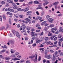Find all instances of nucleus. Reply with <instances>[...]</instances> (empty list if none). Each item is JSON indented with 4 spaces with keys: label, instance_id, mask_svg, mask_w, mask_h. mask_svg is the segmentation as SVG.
Returning <instances> with one entry per match:
<instances>
[{
    "label": "nucleus",
    "instance_id": "51",
    "mask_svg": "<svg viewBox=\"0 0 63 63\" xmlns=\"http://www.w3.org/2000/svg\"><path fill=\"white\" fill-rule=\"evenodd\" d=\"M0 20L1 21H2V18L1 16H0Z\"/></svg>",
    "mask_w": 63,
    "mask_h": 63
},
{
    "label": "nucleus",
    "instance_id": "61",
    "mask_svg": "<svg viewBox=\"0 0 63 63\" xmlns=\"http://www.w3.org/2000/svg\"><path fill=\"white\" fill-rule=\"evenodd\" d=\"M26 63H30V61L28 60L26 61Z\"/></svg>",
    "mask_w": 63,
    "mask_h": 63
},
{
    "label": "nucleus",
    "instance_id": "21",
    "mask_svg": "<svg viewBox=\"0 0 63 63\" xmlns=\"http://www.w3.org/2000/svg\"><path fill=\"white\" fill-rule=\"evenodd\" d=\"M18 7L16 6H14L13 8L14 9H17H17H18Z\"/></svg>",
    "mask_w": 63,
    "mask_h": 63
},
{
    "label": "nucleus",
    "instance_id": "16",
    "mask_svg": "<svg viewBox=\"0 0 63 63\" xmlns=\"http://www.w3.org/2000/svg\"><path fill=\"white\" fill-rule=\"evenodd\" d=\"M15 51H16L14 50L13 49H11L10 50V52L12 54L14 53Z\"/></svg>",
    "mask_w": 63,
    "mask_h": 63
},
{
    "label": "nucleus",
    "instance_id": "58",
    "mask_svg": "<svg viewBox=\"0 0 63 63\" xmlns=\"http://www.w3.org/2000/svg\"><path fill=\"white\" fill-rule=\"evenodd\" d=\"M33 4V1H31L29 2V4L30 5V4Z\"/></svg>",
    "mask_w": 63,
    "mask_h": 63
},
{
    "label": "nucleus",
    "instance_id": "37",
    "mask_svg": "<svg viewBox=\"0 0 63 63\" xmlns=\"http://www.w3.org/2000/svg\"><path fill=\"white\" fill-rule=\"evenodd\" d=\"M14 21L16 22H17V21H18V19H17L16 18H15L14 19Z\"/></svg>",
    "mask_w": 63,
    "mask_h": 63
},
{
    "label": "nucleus",
    "instance_id": "7",
    "mask_svg": "<svg viewBox=\"0 0 63 63\" xmlns=\"http://www.w3.org/2000/svg\"><path fill=\"white\" fill-rule=\"evenodd\" d=\"M8 42L11 45H13L14 44V41L12 40H10Z\"/></svg>",
    "mask_w": 63,
    "mask_h": 63
},
{
    "label": "nucleus",
    "instance_id": "9",
    "mask_svg": "<svg viewBox=\"0 0 63 63\" xmlns=\"http://www.w3.org/2000/svg\"><path fill=\"white\" fill-rule=\"evenodd\" d=\"M53 20H54V19L52 18H49L48 20V21L49 22H52Z\"/></svg>",
    "mask_w": 63,
    "mask_h": 63
},
{
    "label": "nucleus",
    "instance_id": "64",
    "mask_svg": "<svg viewBox=\"0 0 63 63\" xmlns=\"http://www.w3.org/2000/svg\"><path fill=\"white\" fill-rule=\"evenodd\" d=\"M11 56H12V57H15V55L13 54L11 55Z\"/></svg>",
    "mask_w": 63,
    "mask_h": 63
},
{
    "label": "nucleus",
    "instance_id": "48",
    "mask_svg": "<svg viewBox=\"0 0 63 63\" xmlns=\"http://www.w3.org/2000/svg\"><path fill=\"white\" fill-rule=\"evenodd\" d=\"M36 43H34L33 44L32 46L33 47H36Z\"/></svg>",
    "mask_w": 63,
    "mask_h": 63
},
{
    "label": "nucleus",
    "instance_id": "13",
    "mask_svg": "<svg viewBox=\"0 0 63 63\" xmlns=\"http://www.w3.org/2000/svg\"><path fill=\"white\" fill-rule=\"evenodd\" d=\"M56 36V35H53L51 36V37H50V39L51 40H52L53 39H54V38H55V37Z\"/></svg>",
    "mask_w": 63,
    "mask_h": 63
},
{
    "label": "nucleus",
    "instance_id": "53",
    "mask_svg": "<svg viewBox=\"0 0 63 63\" xmlns=\"http://www.w3.org/2000/svg\"><path fill=\"white\" fill-rule=\"evenodd\" d=\"M60 56H63V53L61 52L60 53Z\"/></svg>",
    "mask_w": 63,
    "mask_h": 63
},
{
    "label": "nucleus",
    "instance_id": "44",
    "mask_svg": "<svg viewBox=\"0 0 63 63\" xmlns=\"http://www.w3.org/2000/svg\"><path fill=\"white\" fill-rule=\"evenodd\" d=\"M62 37V35H60V34H59L58 35V38H61Z\"/></svg>",
    "mask_w": 63,
    "mask_h": 63
},
{
    "label": "nucleus",
    "instance_id": "60",
    "mask_svg": "<svg viewBox=\"0 0 63 63\" xmlns=\"http://www.w3.org/2000/svg\"><path fill=\"white\" fill-rule=\"evenodd\" d=\"M36 27H40V25L38 24H37L36 25Z\"/></svg>",
    "mask_w": 63,
    "mask_h": 63
},
{
    "label": "nucleus",
    "instance_id": "54",
    "mask_svg": "<svg viewBox=\"0 0 63 63\" xmlns=\"http://www.w3.org/2000/svg\"><path fill=\"white\" fill-rule=\"evenodd\" d=\"M12 31L14 34L15 35V33H16V32H15V30H12Z\"/></svg>",
    "mask_w": 63,
    "mask_h": 63
},
{
    "label": "nucleus",
    "instance_id": "27",
    "mask_svg": "<svg viewBox=\"0 0 63 63\" xmlns=\"http://www.w3.org/2000/svg\"><path fill=\"white\" fill-rule=\"evenodd\" d=\"M63 28L62 27H60L59 28V29L60 31H62V32H63Z\"/></svg>",
    "mask_w": 63,
    "mask_h": 63
},
{
    "label": "nucleus",
    "instance_id": "38",
    "mask_svg": "<svg viewBox=\"0 0 63 63\" xmlns=\"http://www.w3.org/2000/svg\"><path fill=\"white\" fill-rule=\"evenodd\" d=\"M55 33L56 34H59V31L57 30V31L55 32Z\"/></svg>",
    "mask_w": 63,
    "mask_h": 63
},
{
    "label": "nucleus",
    "instance_id": "10",
    "mask_svg": "<svg viewBox=\"0 0 63 63\" xmlns=\"http://www.w3.org/2000/svg\"><path fill=\"white\" fill-rule=\"evenodd\" d=\"M35 55L36 56L35 58V59H34V62L35 63H36V62H37V60L38 59L37 58V54H35Z\"/></svg>",
    "mask_w": 63,
    "mask_h": 63
},
{
    "label": "nucleus",
    "instance_id": "19",
    "mask_svg": "<svg viewBox=\"0 0 63 63\" xmlns=\"http://www.w3.org/2000/svg\"><path fill=\"white\" fill-rule=\"evenodd\" d=\"M18 8L17 9V11H23V9H21V8Z\"/></svg>",
    "mask_w": 63,
    "mask_h": 63
},
{
    "label": "nucleus",
    "instance_id": "29",
    "mask_svg": "<svg viewBox=\"0 0 63 63\" xmlns=\"http://www.w3.org/2000/svg\"><path fill=\"white\" fill-rule=\"evenodd\" d=\"M19 17L20 18H23V16L22 15H19Z\"/></svg>",
    "mask_w": 63,
    "mask_h": 63
},
{
    "label": "nucleus",
    "instance_id": "6",
    "mask_svg": "<svg viewBox=\"0 0 63 63\" xmlns=\"http://www.w3.org/2000/svg\"><path fill=\"white\" fill-rule=\"evenodd\" d=\"M33 3L34 4H41V3L39 2V1L37 0L34 1Z\"/></svg>",
    "mask_w": 63,
    "mask_h": 63
},
{
    "label": "nucleus",
    "instance_id": "12",
    "mask_svg": "<svg viewBox=\"0 0 63 63\" xmlns=\"http://www.w3.org/2000/svg\"><path fill=\"white\" fill-rule=\"evenodd\" d=\"M58 54V52H57V51H56V52H55V53H54V54L55 56L56 57H58V56H59V55H57Z\"/></svg>",
    "mask_w": 63,
    "mask_h": 63
},
{
    "label": "nucleus",
    "instance_id": "3",
    "mask_svg": "<svg viewBox=\"0 0 63 63\" xmlns=\"http://www.w3.org/2000/svg\"><path fill=\"white\" fill-rule=\"evenodd\" d=\"M42 19V17L39 16H37L35 19V20H38L39 19V20H41Z\"/></svg>",
    "mask_w": 63,
    "mask_h": 63
},
{
    "label": "nucleus",
    "instance_id": "56",
    "mask_svg": "<svg viewBox=\"0 0 63 63\" xmlns=\"http://www.w3.org/2000/svg\"><path fill=\"white\" fill-rule=\"evenodd\" d=\"M37 15H40V13H39V12L38 11H36V12Z\"/></svg>",
    "mask_w": 63,
    "mask_h": 63
},
{
    "label": "nucleus",
    "instance_id": "34",
    "mask_svg": "<svg viewBox=\"0 0 63 63\" xmlns=\"http://www.w3.org/2000/svg\"><path fill=\"white\" fill-rule=\"evenodd\" d=\"M31 27H30L28 26H27V30H30V29H31Z\"/></svg>",
    "mask_w": 63,
    "mask_h": 63
},
{
    "label": "nucleus",
    "instance_id": "43",
    "mask_svg": "<svg viewBox=\"0 0 63 63\" xmlns=\"http://www.w3.org/2000/svg\"><path fill=\"white\" fill-rule=\"evenodd\" d=\"M2 5H4L5 4V2L4 1H3L1 2Z\"/></svg>",
    "mask_w": 63,
    "mask_h": 63
},
{
    "label": "nucleus",
    "instance_id": "1",
    "mask_svg": "<svg viewBox=\"0 0 63 63\" xmlns=\"http://www.w3.org/2000/svg\"><path fill=\"white\" fill-rule=\"evenodd\" d=\"M40 4H39L38 6V7L36 8V10H38V9H41V10H43V9L42 7V4L41 3Z\"/></svg>",
    "mask_w": 63,
    "mask_h": 63
},
{
    "label": "nucleus",
    "instance_id": "41",
    "mask_svg": "<svg viewBox=\"0 0 63 63\" xmlns=\"http://www.w3.org/2000/svg\"><path fill=\"white\" fill-rule=\"evenodd\" d=\"M2 16L3 19H4L5 20L6 19V17H5V15H3Z\"/></svg>",
    "mask_w": 63,
    "mask_h": 63
},
{
    "label": "nucleus",
    "instance_id": "47",
    "mask_svg": "<svg viewBox=\"0 0 63 63\" xmlns=\"http://www.w3.org/2000/svg\"><path fill=\"white\" fill-rule=\"evenodd\" d=\"M47 50H46L45 51V54L46 55V54H47Z\"/></svg>",
    "mask_w": 63,
    "mask_h": 63
},
{
    "label": "nucleus",
    "instance_id": "17",
    "mask_svg": "<svg viewBox=\"0 0 63 63\" xmlns=\"http://www.w3.org/2000/svg\"><path fill=\"white\" fill-rule=\"evenodd\" d=\"M49 3V2H46L45 3H44L43 4V6H46V5H47V4Z\"/></svg>",
    "mask_w": 63,
    "mask_h": 63
},
{
    "label": "nucleus",
    "instance_id": "11",
    "mask_svg": "<svg viewBox=\"0 0 63 63\" xmlns=\"http://www.w3.org/2000/svg\"><path fill=\"white\" fill-rule=\"evenodd\" d=\"M45 57L47 58L48 59H50V58H51V57H50V55H49L47 56L46 55H45Z\"/></svg>",
    "mask_w": 63,
    "mask_h": 63
},
{
    "label": "nucleus",
    "instance_id": "14",
    "mask_svg": "<svg viewBox=\"0 0 63 63\" xmlns=\"http://www.w3.org/2000/svg\"><path fill=\"white\" fill-rule=\"evenodd\" d=\"M43 40H36V43L37 44H38V43H40V42H41Z\"/></svg>",
    "mask_w": 63,
    "mask_h": 63
},
{
    "label": "nucleus",
    "instance_id": "36",
    "mask_svg": "<svg viewBox=\"0 0 63 63\" xmlns=\"http://www.w3.org/2000/svg\"><path fill=\"white\" fill-rule=\"evenodd\" d=\"M46 43L47 45H49V44H50V43H51V42L50 41L48 42H46Z\"/></svg>",
    "mask_w": 63,
    "mask_h": 63
},
{
    "label": "nucleus",
    "instance_id": "52",
    "mask_svg": "<svg viewBox=\"0 0 63 63\" xmlns=\"http://www.w3.org/2000/svg\"><path fill=\"white\" fill-rule=\"evenodd\" d=\"M9 22H10V24H11V19L10 18H9Z\"/></svg>",
    "mask_w": 63,
    "mask_h": 63
},
{
    "label": "nucleus",
    "instance_id": "39",
    "mask_svg": "<svg viewBox=\"0 0 63 63\" xmlns=\"http://www.w3.org/2000/svg\"><path fill=\"white\" fill-rule=\"evenodd\" d=\"M46 21H44L43 22H42L41 24L42 25H43L44 24H45V23H46Z\"/></svg>",
    "mask_w": 63,
    "mask_h": 63
},
{
    "label": "nucleus",
    "instance_id": "4",
    "mask_svg": "<svg viewBox=\"0 0 63 63\" xmlns=\"http://www.w3.org/2000/svg\"><path fill=\"white\" fill-rule=\"evenodd\" d=\"M27 15L29 16H31V13H32V12L31 11H28L27 12Z\"/></svg>",
    "mask_w": 63,
    "mask_h": 63
},
{
    "label": "nucleus",
    "instance_id": "30",
    "mask_svg": "<svg viewBox=\"0 0 63 63\" xmlns=\"http://www.w3.org/2000/svg\"><path fill=\"white\" fill-rule=\"evenodd\" d=\"M50 17V16H49L48 15H47L46 16V18L47 19H48Z\"/></svg>",
    "mask_w": 63,
    "mask_h": 63
},
{
    "label": "nucleus",
    "instance_id": "49",
    "mask_svg": "<svg viewBox=\"0 0 63 63\" xmlns=\"http://www.w3.org/2000/svg\"><path fill=\"white\" fill-rule=\"evenodd\" d=\"M50 52H51V53H53V52H54V51L53 50H50Z\"/></svg>",
    "mask_w": 63,
    "mask_h": 63
},
{
    "label": "nucleus",
    "instance_id": "23",
    "mask_svg": "<svg viewBox=\"0 0 63 63\" xmlns=\"http://www.w3.org/2000/svg\"><path fill=\"white\" fill-rule=\"evenodd\" d=\"M49 39V38L48 37H46L45 38V41H47Z\"/></svg>",
    "mask_w": 63,
    "mask_h": 63
},
{
    "label": "nucleus",
    "instance_id": "32",
    "mask_svg": "<svg viewBox=\"0 0 63 63\" xmlns=\"http://www.w3.org/2000/svg\"><path fill=\"white\" fill-rule=\"evenodd\" d=\"M53 59L54 60H55V59H56V58H55V56H54V54H53Z\"/></svg>",
    "mask_w": 63,
    "mask_h": 63
},
{
    "label": "nucleus",
    "instance_id": "28",
    "mask_svg": "<svg viewBox=\"0 0 63 63\" xmlns=\"http://www.w3.org/2000/svg\"><path fill=\"white\" fill-rule=\"evenodd\" d=\"M37 34L35 33L34 34L32 35V36L33 37H36V36H37Z\"/></svg>",
    "mask_w": 63,
    "mask_h": 63
},
{
    "label": "nucleus",
    "instance_id": "62",
    "mask_svg": "<svg viewBox=\"0 0 63 63\" xmlns=\"http://www.w3.org/2000/svg\"><path fill=\"white\" fill-rule=\"evenodd\" d=\"M57 41L54 42V45H56V44H57Z\"/></svg>",
    "mask_w": 63,
    "mask_h": 63
},
{
    "label": "nucleus",
    "instance_id": "46",
    "mask_svg": "<svg viewBox=\"0 0 63 63\" xmlns=\"http://www.w3.org/2000/svg\"><path fill=\"white\" fill-rule=\"evenodd\" d=\"M57 37H56L54 38L53 39V40L55 41H56V40H57Z\"/></svg>",
    "mask_w": 63,
    "mask_h": 63
},
{
    "label": "nucleus",
    "instance_id": "63",
    "mask_svg": "<svg viewBox=\"0 0 63 63\" xmlns=\"http://www.w3.org/2000/svg\"><path fill=\"white\" fill-rule=\"evenodd\" d=\"M62 15V14H59L58 16H61Z\"/></svg>",
    "mask_w": 63,
    "mask_h": 63
},
{
    "label": "nucleus",
    "instance_id": "25",
    "mask_svg": "<svg viewBox=\"0 0 63 63\" xmlns=\"http://www.w3.org/2000/svg\"><path fill=\"white\" fill-rule=\"evenodd\" d=\"M52 33H50V32H49L48 36H52Z\"/></svg>",
    "mask_w": 63,
    "mask_h": 63
},
{
    "label": "nucleus",
    "instance_id": "55",
    "mask_svg": "<svg viewBox=\"0 0 63 63\" xmlns=\"http://www.w3.org/2000/svg\"><path fill=\"white\" fill-rule=\"evenodd\" d=\"M53 47H57V45L56 44V45H54L53 46Z\"/></svg>",
    "mask_w": 63,
    "mask_h": 63
},
{
    "label": "nucleus",
    "instance_id": "24",
    "mask_svg": "<svg viewBox=\"0 0 63 63\" xmlns=\"http://www.w3.org/2000/svg\"><path fill=\"white\" fill-rule=\"evenodd\" d=\"M8 11H10V8H9L8 9L7 8L6 9H5L4 10V11L5 12H6V11L8 12Z\"/></svg>",
    "mask_w": 63,
    "mask_h": 63
},
{
    "label": "nucleus",
    "instance_id": "59",
    "mask_svg": "<svg viewBox=\"0 0 63 63\" xmlns=\"http://www.w3.org/2000/svg\"><path fill=\"white\" fill-rule=\"evenodd\" d=\"M46 60L44 59L43 60V63H45V62H46Z\"/></svg>",
    "mask_w": 63,
    "mask_h": 63
},
{
    "label": "nucleus",
    "instance_id": "18",
    "mask_svg": "<svg viewBox=\"0 0 63 63\" xmlns=\"http://www.w3.org/2000/svg\"><path fill=\"white\" fill-rule=\"evenodd\" d=\"M59 4V2H56L53 4V5H58Z\"/></svg>",
    "mask_w": 63,
    "mask_h": 63
},
{
    "label": "nucleus",
    "instance_id": "20",
    "mask_svg": "<svg viewBox=\"0 0 63 63\" xmlns=\"http://www.w3.org/2000/svg\"><path fill=\"white\" fill-rule=\"evenodd\" d=\"M2 48H3V49H4V48H6V49H7V48H8V47H7L6 45H5L4 47L2 46Z\"/></svg>",
    "mask_w": 63,
    "mask_h": 63
},
{
    "label": "nucleus",
    "instance_id": "26",
    "mask_svg": "<svg viewBox=\"0 0 63 63\" xmlns=\"http://www.w3.org/2000/svg\"><path fill=\"white\" fill-rule=\"evenodd\" d=\"M9 11L12 12H14V10L13 9H11L10 8Z\"/></svg>",
    "mask_w": 63,
    "mask_h": 63
},
{
    "label": "nucleus",
    "instance_id": "2",
    "mask_svg": "<svg viewBox=\"0 0 63 63\" xmlns=\"http://www.w3.org/2000/svg\"><path fill=\"white\" fill-rule=\"evenodd\" d=\"M29 10V9L28 8V7H27L25 8V9H23V11L25 12H27V11H28Z\"/></svg>",
    "mask_w": 63,
    "mask_h": 63
},
{
    "label": "nucleus",
    "instance_id": "42",
    "mask_svg": "<svg viewBox=\"0 0 63 63\" xmlns=\"http://www.w3.org/2000/svg\"><path fill=\"white\" fill-rule=\"evenodd\" d=\"M54 26V25L53 24H50V27H53Z\"/></svg>",
    "mask_w": 63,
    "mask_h": 63
},
{
    "label": "nucleus",
    "instance_id": "35",
    "mask_svg": "<svg viewBox=\"0 0 63 63\" xmlns=\"http://www.w3.org/2000/svg\"><path fill=\"white\" fill-rule=\"evenodd\" d=\"M60 42H63V37L62 38L59 40Z\"/></svg>",
    "mask_w": 63,
    "mask_h": 63
},
{
    "label": "nucleus",
    "instance_id": "8",
    "mask_svg": "<svg viewBox=\"0 0 63 63\" xmlns=\"http://www.w3.org/2000/svg\"><path fill=\"white\" fill-rule=\"evenodd\" d=\"M16 36H17L18 38H20V35H19V33L18 32H16Z\"/></svg>",
    "mask_w": 63,
    "mask_h": 63
},
{
    "label": "nucleus",
    "instance_id": "45",
    "mask_svg": "<svg viewBox=\"0 0 63 63\" xmlns=\"http://www.w3.org/2000/svg\"><path fill=\"white\" fill-rule=\"evenodd\" d=\"M51 30L52 31L51 32L53 34H54L55 33V32L54 31V30H52V29H51Z\"/></svg>",
    "mask_w": 63,
    "mask_h": 63
},
{
    "label": "nucleus",
    "instance_id": "22",
    "mask_svg": "<svg viewBox=\"0 0 63 63\" xmlns=\"http://www.w3.org/2000/svg\"><path fill=\"white\" fill-rule=\"evenodd\" d=\"M51 29L55 31H56L57 30V28H53Z\"/></svg>",
    "mask_w": 63,
    "mask_h": 63
},
{
    "label": "nucleus",
    "instance_id": "57",
    "mask_svg": "<svg viewBox=\"0 0 63 63\" xmlns=\"http://www.w3.org/2000/svg\"><path fill=\"white\" fill-rule=\"evenodd\" d=\"M5 51H6V50H3L1 51V53H3L4 52H5Z\"/></svg>",
    "mask_w": 63,
    "mask_h": 63
},
{
    "label": "nucleus",
    "instance_id": "31",
    "mask_svg": "<svg viewBox=\"0 0 63 63\" xmlns=\"http://www.w3.org/2000/svg\"><path fill=\"white\" fill-rule=\"evenodd\" d=\"M61 42H60V41H59L58 42V43L59 46V47L61 46Z\"/></svg>",
    "mask_w": 63,
    "mask_h": 63
},
{
    "label": "nucleus",
    "instance_id": "33",
    "mask_svg": "<svg viewBox=\"0 0 63 63\" xmlns=\"http://www.w3.org/2000/svg\"><path fill=\"white\" fill-rule=\"evenodd\" d=\"M25 20H26L28 22H29V21H30V20L28 18H26L25 19Z\"/></svg>",
    "mask_w": 63,
    "mask_h": 63
},
{
    "label": "nucleus",
    "instance_id": "5",
    "mask_svg": "<svg viewBox=\"0 0 63 63\" xmlns=\"http://www.w3.org/2000/svg\"><path fill=\"white\" fill-rule=\"evenodd\" d=\"M12 59L14 61H16V60H20V59H18V58H12Z\"/></svg>",
    "mask_w": 63,
    "mask_h": 63
},
{
    "label": "nucleus",
    "instance_id": "40",
    "mask_svg": "<svg viewBox=\"0 0 63 63\" xmlns=\"http://www.w3.org/2000/svg\"><path fill=\"white\" fill-rule=\"evenodd\" d=\"M4 29H5V27L4 26L2 27L1 28V29L2 30Z\"/></svg>",
    "mask_w": 63,
    "mask_h": 63
},
{
    "label": "nucleus",
    "instance_id": "50",
    "mask_svg": "<svg viewBox=\"0 0 63 63\" xmlns=\"http://www.w3.org/2000/svg\"><path fill=\"white\" fill-rule=\"evenodd\" d=\"M10 59V58H8L7 57H6L5 58V59L6 60H9Z\"/></svg>",
    "mask_w": 63,
    "mask_h": 63
},
{
    "label": "nucleus",
    "instance_id": "15",
    "mask_svg": "<svg viewBox=\"0 0 63 63\" xmlns=\"http://www.w3.org/2000/svg\"><path fill=\"white\" fill-rule=\"evenodd\" d=\"M35 55H32V56H30L29 57V58H33L34 57H35Z\"/></svg>",
    "mask_w": 63,
    "mask_h": 63
}]
</instances>
